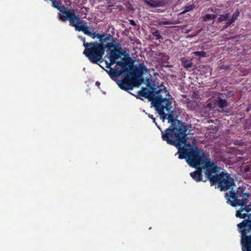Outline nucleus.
<instances>
[{
	"mask_svg": "<svg viewBox=\"0 0 251 251\" xmlns=\"http://www.w3.org/2000/svg\"><path fill=\"white\" fill-rule=\"evenodd\" d=\"M87 35L91 37L93 39H95L97 38V39H99L100 40V38H101V34L96 33L95 32L91 31H89V32L88 33Z\"/></svg>",
	"mask_w": 251,
	"mask_h": 251,
	"instance_id": "obj_20",
	"label": "nucleus"
},
{
	"mask_svg": "<svg viewBox=\"0 0 251 251\" xmlns=\"http://www.w3.org/2000/svg\"><path fill=\"white\" fill-rule=\"evenodd\" d=\"M220 69H223V70H228V69H230V66H229V65H223L221 66Z\"/></svg>",
	"mask_w": 251,
	"mask_h": 251,
	"instance_id": "obj_28",
	"label": "nucleus"
},
{
	"mask_svg": "<svg viewBox=\"0 0 251 251\" xmlns=\"http://www.w3.org/2000/svg\"><path fill=\"white\" fill-rule=\"evenodd\" d=\"M239 16V12L238 10H236L233 14L231 18V19L229 20V21L232 23H234L235 20H236L238 18V17Z\"/></svg>",
	"mask_w": 251,
	"mask_h": 251,
	"instance_id": "obj_23",
	"label": "nucleus"
},
{
	"mask_svg": "<svg viewBox=\"0 0 251 251\" xmlns=\"http://www.w3.org/2000/svg\"><path fill=\"white\" fill-rule=\"evenodd\" d=\"M120 55V57H121V55H124L125 57L127 55H128V54H126L125 55V53H126L125 50H123L122 48L118 51L117 52Z\"/></svg>",
	"mask_w": 251,
	"mask_h": 251,
	"instance_id": "obj_27",
	"label": "nucleus"
},
{
	"mask_svg": "<svg viewBox=\"0 0 251 251\" xmlns=\"http://www.w3.org/2000/svg\"><path fill=\"white\" fill-rule=\"evenodd\" d=\"M228 196V193L226 192L225 194V198L226 200L227 203L230 204L231 206L233 207H236V206H240L241 207H243V206H246V204L248 203V198L249 197H242V200L236 199V201H231L229 198H227Z\"/></svg>",
	"mask_w": 251,
	"mask_h": 251,
	"instance_id": "obj_13",
	"label": "nucleus"
},
{
	"mask_svg": "<svg viewBox=\"0 0 251 251\" xmlns=\"http://www.w3.org/2000/svg\"><path fill=\"white\" fill-rule=\"evenodd\" d=\"M148 117H149L150 118H151V119H152L154 118V117H153V116L152 115H151V114H148Z\"/></svg>",
	"mask_w": 251,
	"mask_h": 251,
	"instance_id": "obj_34",
	"label": "nucleus"
},
{
	"mask_svg": "<svg viewBox=\"0 0 251 251\" xmlns=\"http://www.w3.org/2000/svg\"><path fill=\"white\" fill-rule=\"evenodd\" d=\"M147 86L151 89V91L142 87L143 90L138 91V94L136 96V97L137 99H139L142 100L143 99H142L141 97L148 99L151 102L152 106L164 98L162 96L161 93H165L166 95L171 97L165 87L162 89L156 90V89L154 86H152L150 83L147 84Z\"/></svg>",
	"mask_w": 251,
	"mask_h": 251,
	"instance_id": "obj_7",
	"label": "nucleus"
},
{
	"mask_svg": "<svg viewBox=\"0 0 251 251\" xmlns=\"http://www.w3.org/2000/svg\"><path fill=\"white\" fill-rule=\"evenodd\" d=\"M217 105L222 108L226 106L227 105V101L226 99H222L221 98H218V100H217Z\"/></svg>",
	"mask_w": 251,
	"mask_h": 251,
	"instance_id": "obj_16",
	"label": "nucleus"
},
{
	"mask_svg": "<svg viewBox=\"0 0 251 251\" xmlns=\"http://www.w3.org/2000/svg\"><path fill=\"white\" fill-rule=\"evenodd\" d=\"M172 102L170 100V97L168 98H164L157 103L153 106L155 110L158 113L160 119L164 122L167 117V114L164 112V109L167 112H170L172 108Z\"/></svg>",
	"mask_w": 251,
	"mask_h": 251,
	"instance_id": "obj_8",
	"label": "nucleus"
},
{
	"mask_svg": "<svg viewBox=\"0 0 251 251\" xmlns=\"http://www.w3.org/2000/svg\"><path fill=\"white\" fill-rule=\"evenodd\" d=\"M177 149L178 150V149ZM177 154H178V156L179 155V153H178V152H177V153H176V155H177Z\"/></svg>",
	"mask_w": 251,
	"mask_h": 251,
	"instance_id": "obj_36",
	"label": "nucleus"
},
{
	"mask_svg": "<svg viewBox=\"0 0 251 251\" xmlns=\"http://www.w3.org/2000/svg\"><path fill=\"white\" fill-rule=\"evenodd\" d=\"M236 216L241 219L248 217L237 225L239 232L241 233L242 248L243 251H251V205L246 204L240 208L236 213Z\"/></svg>",
	"mask_w": 251,
	"mask_h": 251,
	"instance_id": "obj_4",
	"label": "nucleus"
},
{
	"mask_svg": "<svg viewBox=\"0 0 251 251\" xmlns=\"http://www.w3.org/2000/svg\"><path fill=\"white\" fill-rule=\"evenodd\" d=\"M229 17V13H226L223 15H220L218 19V22H222L223 21H226Z\"/></svg>",
	"mask_w": 251,
	"mask_h": 251,
	"instance_id": "obj_21",
	"label": "nucleus"
},
{
	"mask_svg": "<svg viewBox=\"0 0 251 251\" xmlns=\"http://www.w3.org/2000/svg\"><path fill=\"white\" fill-rule=\"evenodd\" d=\"M216 18V15L213 14H207L202 17V20L204 22L210 20H214Z\"/></svg>",
	"mask_w": 251,
	"mask_h": 251,
	"instance_id": "obj_19",
	"label": "nucleus"
},
{
	"mask_svg": "<svg viewBox=\"0 0 251 251\" xmlns=\"http://www.w3.org/2000/svg\"><path fill=\"white\" fill-rule=\"evenodd\" d=\"M129 23L130 25L133 26H135L136 25L135 22L133 20H130Z\"/></svg>",
	"mask_w": 251,
	"mask_h": 251,
	"instance_id": "obj_30",
	"label": "nucleus"
},
{
	"mask_svg": "<svg viewBox=\"0 0 251 251\" xmlns=\"http://www.w3.org/2000/svg\"><path fill=\"white\" fill-rule=\"evenodd\" d=\"M195 55L199 56L200 57H206V53L203 51H198L194 52Z\"/></svg>",
	"mask_w": 251,
	"mask_h": 251,
	"instance_id": "obj_25",
	"label": "nucleus"
},
{
	"mask_svg": "<svg viewBox=\"0 0 251 251\" xmlns=\"http://www.w3.org/2000/svg\"><path fill=\"white\" fill-rule=\"evenodd\" d=\"M197 169V170L190 173V176L197 182L201 181L202 180V169H204L201 166H198L195 167Z\"/></svg>",
	"mask_w": 251,
	"mask_h": 251,
	"instance_id": "obj_14",
	"label": "nucleus"
},
{
	"mask_svg": "<svg viewBox=\"0 0 251 251\" xmlns=\"http://www.w3.org/2000/svg\"><path fill=\"white\" fill-rule=\"evenodd\" d=\"M67 16L62 17L63 22L69 21V25L71 26L74 27L76 30V26H81L82 25H84L86 23L85 21L82 20L79 15H76L74 9H71L70 12H67Z\"/></svg>",
	"mask_w": 251,
	"mask_h": 251,
	"instance_id": "obj_9",
	"label": "nucleus"
},
{
	"mask_svg": "<svg viewBox=\"0 0 251 251\" xmlns=\"http://www.w3.org/2000/svg\"><path fill=\"white\" fill-rule=\"evenodd\" d=\"M96 85L97 86H100V82H99V81H97V82H96Z\"/></svg>",
	"mask_w": 251,
	"mask_h": 251,
	"instance_id": "obj_35",
	"label": "nucleus"
},
{
	"mask_svg": "<svg viewBox=\"0 0 251 251\" xmlns=\"http://www.w3.org/2000/svg\"><path fill=\"white\" fill-rule=\"evenodd\" d=\"M195 7V5L194 4H192L191 5L185 6L184 7V10L183 11H182L180 13V15L184 14L187 12L191 11L194 9Z\"/></svg>",
	"mask_w": 251,
	"mask_h": 251,
	"instance_id": "obj_18",
	"label": "nucleus"
},
{
	"mask_svg": "<svg viewBox=\"0 0 251 251\" xmlns=\"http://www.w3.org/2000/svg\"><path fill=\"white\" fill-rule=\"evenodd\" d=\"M147 3H148L149 5H151V6H153V7H156V6H157V4H151V3L150 2H147Z\"/></svg>",
	"mask_w": 251,
	"mask_h": 251,
	"instance_id": "obj_33",
	"label": "nucleus"
},
{
	"mask_svg": "<svg viewBox=\"0 0 251 251\" xmlns=\"http://www.w3.org/2000/svg\"><path fill=\"white\" fill-rule=\"evenodd\" d=\"M166 118L171 126L164 131H161L162 138L168 144L178 149L179 159H186L191 156L192 152H195L199 148L193 147L188 141V126L185 123L177 120L171 113L167 114Z\"/></svg>",
	"mask_w": 251,
	"mask_h": 251,
	"instance_id": "obj_1",
	"label": "nucleus"
},
{
	"mask_svg": "<svg viewBox=\"0 0 251 251\" xmlns=\"http://www.w3.org/2000/svg\"><path fill=\"white\" fill-rule=\"evenodd\" d=\"M113 46L112 48H113V50L116 51L117 52H118L122 48L121 44L117 43L116 42H113Z\"/></svg>",
	"mask_w": 251,
	"mask_h": 251,
	"instance_id": "obj_24",
	"label": "nucleus"
},
{
	"mask_svg": "<svg viewBox=\"0 0 251 251\" xmlns=\"http://www.w3.org/2000/svg\"><path fill=\"white\" fill-rule=\"evenodd\" d=\"M166 59H167V60H168L169 57H168V56H166Z\"/></svg>",
	"mask_w": 251,
	"mask_h": 251,
	"instance_id": "obj_37",
	"label": "nucleus"
},
{
	"mask_svg": "<svg viewBox=\"0 0 251 251\" xmlns=\"http://www.w3.org/2000/svg\"><path fill=\"white\" fill-rule=\"evenodd\" d=\"M152 121H153V122L155 124V125L157 126V127L161 130V131H162L161 130V128L160 127V126L158 125L157 123L155 122V118H153L152 119Z\"/></svg>",
	"mask_w": 251,
	"mask_h": 251,
	"instance_id": "obj_31",
	"label": "nucleus"
},
{
	"mask_svg": "<svg viewBox=\"0 0 251 251\" xmlns=\"http://www.w3.org/2000/svg\"><path fill=\"white\" fill-rule=\"evenodd\" d=\"M244 188L239 187L237 188L236 192L233 191H229L227 198L232 199V201H236V199H239V198L241 197H250L251 196L249 193H244Z\"/></svg>",
	"mask_w": 251,
	"mask_h": 251,
	"instance_id": "obj_12",
	"label": "nucleus"
},
{
	"mask_svg": "<svg viewBox=\"0 0 251 251\" xmlns=\"http://www.w3.org/2000/svg\"><path fill=\"white\" fill-rule=\"evenodd\" d=\"M101 39L100 38V43L94 42V64H98L104 61L102 58L104 54L105 50L109 52L113 46V42H114L113 37L110 34L101 33Z\"/></svg>",
	"mask_w": 251,
	"mask_h": 251,
	"instance_id": "obj_6",
	"label": "nucleus"
},
{
	"mask_svg": "<svg viewBox=\"0 0 251 251\" xmlns=\"http://www.w3.org/2000/svg\"><path fill=\"white\" fill-rule=\"evenodd\" d=\"M251 109V104H250L248 107L246 108V111L248 112L250 109Z\"/></svg>",
	"mask_w": 251,
	"mask_h": 251,
	"instance_id": "obj_32",
	"label": "nucleus"
},
{
	"mask_svg": "<svg viewBox=\"0 0 251 251\" xmlns=\"http://www.w3.org/2000/svg\"><path fill=\"white\" fill-rule=\"evenodd\" d=\"M52 2V6L57 9L59 10L60 12L58 13V18L61 21H63L62 17H65L67 16V13L70 12L71 9H69L64 5H61V2H59L56 0H50Z\"/></svg>",
	"mask_w": 251,
	"mask_h": 251,
	"instance_id": "obj_11",
	"label": "nucleus"
},
{
	"mask_svg": "<svg viewBox=\"0 0 251 251\" xmlns=\"http://www.w3.org/2000/svg\"><path fill=\"white\" fill-rule=\"evenodd\" d=\"M182 64L184 68H190L192 66V63L191 61L185 59L182 61Z\"/></svg>",
	"mask_w": 251,
	"mask_h": 251,
	"instance_id": "obj_22",
	"label": "nucleus"
},
{
	"mask_svg": "<svg viewBox=\"0 0 251 251\" xmlns=\"http://www.w3.org/2000/svg\"><path fill=\"white\" fill-rule=\"evenodd\" d=\"M109 51L110 53L107 52L104 56V58L109 59L110 61L109 62L104 60L105 67L108 69L105 70V71L111 78L113 79L125 73L127 67L133 66L134 60L129 55H127L126 56L123 57L121 61H117V60L120 58L118 53L111 49Z\"/></svg>",
	"mask_w": 251,
	"mask_h": 251,
	"instance_id": "obj_3",
	"label": "nucleus"
},
{
	"mask_svg": "<svg viewBox=\"0 0 251 251\" xmlns=\"http://www.w3.org/2000/svg\"><path fill=\"white\" fill-rule=\"evenodd\" d=\"M232 23L229 20L228 22H227L225 25L223 26L222 29L221 30H223L227 28L228 26H229Z\"/></svg>",
	"mask_w": 251,
	"mask_h": 251,
	"instance_id": "obj_26",
	"label": "nucleus"
},
{
	"mask_svg": "<svg viewBox=\"0 0 251 251\" xmlns=\"http://www.w3.org/2000/svg\"><path fill=\"white\" fill-rule=\"evenodd\" d=\"M89 27L87 25V23H86L84 25H82L81 26H76V31H82L83 33L87 35L88 33L89 32Z\"/></svg>",
	"mask_w": 251,
	"mask_h": 251,
	"instance_id": "obj_15",
	"label": "nucleus"
},
{
	"mask_svg": "<svg viewBox=\"0 0 251 251\" xmlns=\"http://www.w3.org/2000/svg\"><path fill=\"white\" fill-rule=\"evenodd\" d=\"M148 72V69L144 63H140L137 67L133 66L127 67L125 73L126 75L122 80H119L117 83L122 90L128 91L132 90L133 87H138L143 82L142 76L144 72Z\"/></svg>",
	"mask_w": 251,
	"mask_h": 251,
	"instance_id": "obj_5",
	"label": "nucleus"
},
{
	"mask_svg": "<svg viewBox=\"0 0 251 251\" xmlns=\"http://www.w3.org/2000/svg\"><path fill=\"white\" fill-rule=\"evenodd\" d=\"M79 39L83 42V45L85 47L83 54L88 58L91 63H93L94 42L88 43L85 41V38L81 36Z\"/></svg>",
	"mask_w": 251,
	"mask_h": 251,
	"instance_id": "obj_10",
	"label": "nucleus"
},
{
	"mask_svg": "<svg viewBox=\"0 0 251 251\" xmlns=\"http://www.w3.org/2000/svg\"><path fill=\"white\" fill-rule=\"evenodd\" d=\"M170 22H169V21H160L159 22V23H158V25H169L170 24Z\"/></svg>",
	"mask_w": 251,
	"mask_h": 251,
	"instance_id": "obj_29",
	"label": "nucleus"
},
{
	"mask_svg": "<svg viewBox=\"0 0 251 251\" xmlns=\"http://www.w3.org/2000/svg\"><path fill=\"white\" fill-rule=\"evenodd\" d=\"M186 161L192 167L201 166L205 170V175L209 180L211 185L218 184L221 191H227L235 185L233 179L228 173L222 172L219 175H212L218 173L220 168L214 161H211L208 155H206L199 149L192 152Z\"/></svg>",
	"mask_w": 251,
	"mask_h": 251,
	"instance_id": "obj_2",
	"label": "nucleus"
},
{
	"mask_svg": "<svg viewBox=\"0 0 251 251\" xmlns=\"http://www.w3.org/2000/svg\"><path fill=\"white\" fill-rule=\"evenodd\" d=\"M151 34L153 36L155 37L156 40H163V37L162 35L160 34V31L158 29H155L154 31L151 32Z\"/></svg>",
	"mask_w": 251,
	"mask_h": 251,
	"instance_id": "obj_17",
	"label": "nucleus"
}]
</instances>
